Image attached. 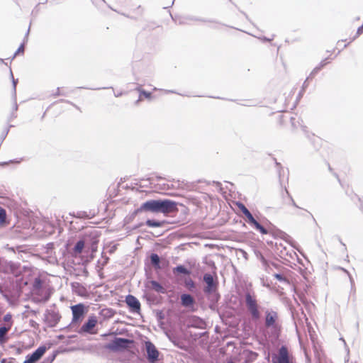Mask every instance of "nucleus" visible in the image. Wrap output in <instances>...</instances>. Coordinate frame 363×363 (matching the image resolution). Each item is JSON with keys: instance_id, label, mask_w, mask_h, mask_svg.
<instances>
[{"instance_id": "obj_22", "label": "nucleus", "mask_w": 363, "mask_h": 363, "mask_svg": "<svg viewBox=\"0 0 363 363\" xmlns=\"http://www.w3.org/2000/svg\"><path fill=\"white\" fill-rule=\"evenodd\" d=\"M362 33H363V23H362V25L358 28L356 35L352 38L350 39L349 43L352 42L354 39H356L357 37H359Z\"/></svg>"}, {"instance_id": "obj_14", "label": "nucleus", "mask_w": 363, "mask_h": 363, "mask_svg": "<svg viewBox=\"0 0 363 363\" xmlns=\"http://www.w3.org/2000/svg\"><path fill=\"white\" fill-rule=\"evenodd\" d=\"M11 328V323H7L6 326H3L0 328V343L4 344L6 342L7 338L6 337V335Z\"/></svg>"}, {"instance_id": "obj_15", "label": "nucleus", "mask_w": 363, "mask_h": 363, "mask_svg": "<svg viewBox=\"0 0 363 363\" xmlns=\"http://www.w3.org/2000/svg\"><path fill=\"white\" fill-rule=\"evenodd\" d=\"M150 285L152 289H154L157 292L160 293H165V289L157 281H152L150 282Z\"/></svg>"}, {"instance_id": "obj_30", "label": "nucleus", "mask_w": 363, "mask_h": 363, "mask_svg": "<svg viewBox=\"0 0 363 363\" xmlns=\"http://www.w3.org/2000/svg\"><path fill=\"white\" fill-rule=\"evenodd\" d=\"M228 363H234L233 362H228Z\"/></svg>"}, {"instance_id": "obj_27", "label": "nucleus", "mask_w": 363, "mask_h": 363, "mask_svg": "<svg viewBox=\"0 0 363 363\" xmlns=\"http://www.w3.org/2000/svg\"><path fill=\"white\" fill-rule=\"evenodd\" d=\"M138 10L140 13H142V11H143V9H141V7H140V6H138Z\"/></svg>"}, {"instance_id": "obj_25", "label": "nucleus", "mask_w": 363, "mask_h": 363, "mask_svg": "<svg viewBox=\"0 0 363 363\" xmlns=\"http://www.w3.org/2000/svg\"><path fill=\"white\" fill-rule=\"evenodd\" d=\"M290 201H291V202L292 205H293L294 207L298 208V206H296V204L295 201H294V199H293L292 198H290Z\"/></svg>"}, {"instance_id": "obj_18", "label": "nucleus", "mask_w": 363, "mask_h": 363, "mask_svg": "<svg viewBox=\"0 0 363 363\" xmlns=\"http://www.w3.org/2000/svg\"><path fill=\"white\" fill-rule=\"evenodd\" d=\"M164 224V222L163 221H158V220H147L146 221V225L149 227H152V228H158V227H162Z\"/></svg>"}, {"instance_id": "obj_13", "label": "nucleus", "mask_w": 363, "mask_h": 363, "mask_svg": "<svg viewBox=\"0 0 363 363\" xmlns=\"http://www.w3.org/2000/svg\"><path fill=\"white\" fill-rule=\"evenodd\" d=\"M181 303L184 307H190L194 304V299L191 295L184 294L181 296Z\"/></svg>"}, {"instance_id": "obj_21", "label": "nucleus", "mask_w": 363, "mask_h": 363, "mask_svg": "<svg viewBox=\"0 0 363 363\" xmlns=\"http://www.w3.org/2000/svg\"><path fill=\"white\" fill-rule=\"evenodd\" d=\"M143 97H145L146 99H150L151 97V93L147 92L144 90H140L139 100H142Z\"/></svg>"}, {"instance_id": "obj_16", "label": "nucleus", "mask_w": 363, "mask_h": 363, "mask_svg": "<svg viewBox=\"0 0 363 363\" xmlns=\"http://www.w3.org/2000/svg\"><path fill=\"white\" fill-rule=\"evenodd\" d=\"M84 247V242L83 240L78 241L73 250L75 255L81 254Z\"/></svg>"}, {"instance_id": "obj_1", "label": "nucleus", "mask_w": 363, "mask_h": 363, "mask_svg": "<svg viewBox=\"0 0 363 363\" xmlns=\"http://www.w3.org/2000/svg\"><path fill=\"white\" fill-rule=\"evenodd\" d=\"M143 211L152 213H162L169 214L177 211V203L174 201L166 200H150L143 203L140 207Z\"/></svg>"}, {"instance_id": "obj_26", "label": "nucleus", "mask_w": 363, "mask_h": 363, "mask_svg": "<svg viewBox=\"0 0 363 363\" xmlns=\"http://www.w3.org/2000/svg\"><path fill=\"white\" fill-rule=\"evenodd\" d=\"M23 50H24V48H23V45H21V46L18 48V52H20V51L23 52Z\"/></svg>"}, {"instance_id": "obj_24", "label": "nucleus", "mask_w": 363, "mask_h": 363, "mask_svg": "<svg viewBox=\"0 0 363 363\" xmlns=\"http://www.w3.org/2000/svg\"><path fill=\"white\" fill-rule=\"evenodd\" d=\"M11 314H6L4 315V320L5 322H7L8 323H11L12 324V322H11Z\"/></svg>"}, {"instance_id": "obj_29", "label": "nucleus", "mask_w": 363, "mask_h": 363, "mask_svg": "<svg viewBox=\"0 0 363 363\" xmlns=\"http://www.w3.org/2000/svg\"><path fill=\"white\" fill-rule=\"evenodd\" d=\"M289 101H287V103H286V106H289Z\"/></svg>"}, {"instance_id": "obj_3", "label": "nucleus", "mask_w": 363, "mask_h": 363, "mask_svg": "<svg viewBox=\"0 0 363 363\" xmlns=\"http://www.w3.org/2000/svg\"><path fill=\"white\" fill-rule=\"evenodd\" d=\"M245 303L252 319L255 320H259L260 318V312L255 296H252L250 293H247L245 294Z\"/></svg>"}, {"instance_id": "obj_12", "label": "nucleus", "mask_w": 363, "mask_h": 363, "mask_svg": "<svg viewBox=\"0 0 363 363\" xmlns=\"http://www.w3.org/2000/svg\"><path fill=\"white\" fill-rule=\"evenodd\" d=\"M125 302L134 312H138L140 309V303L139 301L132 295H128L126 296Z\"/></svg>"}, {"instance_id": "obj_17", "label": "nucleus", "mask_w": 363, "mask_h": 363, "mask_svg": "<svg viewBox=\"0 0 363 363\" xmlns=\"http://www.w3.org/2000/svg\"><path fill=\"white\" fill-rule=\"evenodd\" d=\"M173 272L174 274H176V273H181V274H187V275H189L190 274V271L188 270L183 265H179L177 266V267L174 268L173 269Z\"/></svg>"}, {"instance_id": "obj_10", "label": "nucleus", "mask_w": 363, "mask_h": 363, "mask_svg": "<svg viewBox=\"0 0 363 363\" xmlns=\"http://www.w3.org/2000/svg\"><path fill=\"white\" fill-rule=\"evenodd\" d=\"M46 352V347L44 346L39 347L35 352L31 354H28L26 357V360L23 363H35L38 361Z\"/></svg>"}, {"instance_id": "obj_19", "label": "nucleus", "mask_w": 363, "mask_h": 363, "mask_svg": "<svg viewBox=\"0 0 363 363\" xmlns=\"http://www.w3.org/2000/svg\"><path fill=\"white\" fill-rule=\"evenodd\" d=\"M184 284L185 286L189 290H191L195 287V283L190 277L185 279Z\"/></svg>"}, {"instance_id": "obj_5", "label": "nucleus", "mask_w": 363, "mask_h": 363, "mask_svg": "<svg viewBox=\"0 0 363 363\" xmlns=\"http://www.w3.org/2000/svg\"><path fill=\"white\" fill-rule=\"evenodd\" d=\"M279 315L274 311H267L265 312V326L267 328H273L280 330V325L278 323Z\"/></svg>"}, {"instance_id": "obj_23", "label": "nucleus", "mask_w": 363, "mask_h": 363, "mask_svg": "<svg viewBox=\"0 0 363 363\" xmlns=\"http://www.w3.org/2000/svg\"><path fill=\"white\" fill-rule=\"evenodd\" d=\"M6 211L0 207V221L4 222L6 219Z\"/></svg>"}, {"instance_id": "obj_6", "label": "nucleus", "mask_w": 363, "mask_h": 363, "mask_svg": "<svg viewBox=\"0 0 363 363\" xmlns=\"http://www.w3.org/2000/svg\"><path fill=\"white\" fill-rule=\"evenodd\" d=\"M130 342L129 340L118 337L111 342L105 345V348L109 350L117 352L128 347V345Z\"/></svg>"}, {"instance_id": "obj_9", "label": "nucleus", "mask_w": 363, "mask_h": 363, "mask_svg": "<svg viewBox=\"0 0 363 363\" xmlns=\"http://www.w3.org/2000/svg\"><path fill=\"white\" fill-rule=\"evenodd\" d=\"M98 320L95 315H90L87 321L82 326L81 331L89 334H96V331L94 330L97 325Z\"/></svg>"}, {"instance_id": "obj_11", "label": "nucleus", "mask_w": 363, "mask_h": 363, "mask_svg": "<svg viewBox=\"0 0 363 363\" xmlns=\"http://www.w3.org/2000/svg\"><path fill=\"white\" fill-rule=\"evenodd\" d=\"M203 280L207 285L204 289L206 293H211L216 289L217 283L214 281L213 277L211 274H205Z\"/></svg>"}, {"instance_id": "obj_4", "label": "nucleus", "mask_w": 363, "mask_h": 363, "mask_svg": "<svg viewBox=\"0 0 363 363\" xmlns=\"http://www.w3.org/2000/svg\"><path fill=\"white\" fill-rule=\"evenodd\" d=\"M272 363H294V357L286 346H281L272 357Z\"/></svg>"}, {"instance_id": "obj_20", "label": "nucleus", "mask_w": 363, "mask_h": 363, "mask_svg": "<svg viewBox=\"0 0 363 363\" xmlns=\"http://www.w3.org/2000/svg\"><path fill=\"white\" fill-rule=\"evenodd\" d=\"M150 259H151V262L152 264L156 267H160L159 266V264H160V257L159 256L157 255V254H152L150 257Z\"/></svg>"}, {"instance_id": "obj_28", "label": "nucleus", "mask_w": 363, "mask_h": 363, "mask_svg": "<svg viewBox=\"0 0 363 363\" xmlns=\"http://www.w3.org/2000/svg\"><path fill=\"white\" fill-rule=\"evenodd\" d=\"M35 282H36V283H38V284H40V279H36V280H35Z\"/></svg>"}, {"instance_id": "obj_2", "label": "nucleus", "mask_w": 363, "mask_h": 363, "mask_svg": "<svg viewBox=\"0 0 363 363\" xmlns=\"http://www.w3.org/2000/svg\"><path fill=\"white\" fill-rule=\"evenodd\" d=\"M238 208L245 215L247 221L249 224L253 226L256 230L259 231L262 234L265 235L268 233V231L262 225H261L252 216V213L245 207V206L240 202L236 203Z\"/></svg>"}, {"instance_id": "obj_8", "label": "nucleus", "mask_w": 363, "mask_h": 363, "mask_svg": "<svg viewBox=\"0 0 363 363\" xmlns=\"http://www.w3.org/2000/svg\"><path fill=\"white\" fill-rule=\"evenodd\" d=\"M145 348L147 354V359L151 363H154L158 360L159 351L155 345L150 341L145 342Z\"/></svg>"}, {"instance_id": "obj_7", "label": "nucleus", "mask_w": 363, "mask_h": 363, "mask_svg": "<svg viewBox=\"0 0 363 363\" xmlns=\"http://www.w3.org/2000/svg\"><path fill=\"white\" fill-rule=\"evenodd\" d=\"M72 312V323H76L82 320L84 315L86 313L87 310L83 303H79L71 306Z\"/></svg>"}]
</instances>
